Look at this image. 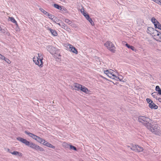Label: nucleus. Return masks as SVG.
<instances>
[{
	"label": "nucleus",
	"mask_w": 161,
	"mask_h": 161,
	"mask_svg": "<svg viewBox=\"0 0 161 161\" xmlns=\"http://www.w3.org/2000/svg\"><path fill=\"white\" fill-rule=\"evenodd\" d=\"M17 139L22 143L25 144L26 146L36 151H44V149L42 148L32 142L27 141L26 139L23 138L19 137L17 138Z\"/></svg>",
	"instance_id": "1"
},
{
	"label": "nucleus",
	"mask_w": 161,
	"mask_h": 161,
	"mask_svg": "<svg viewBox=\"0 0 161 161\" xmlns=\"http://www.w3.org/2000/svg\"><path fill=\"white\" fill-rule=\"evenodd\" d=\"M138 121L139 122L143 124L147 128H151L150 119L147 117L144 116H140L138 118Z\"/></svg>",
	"instance_id": "2"
},
{
	"label": "nucleus",
	"mask_w": 161,
	"mask_h": 161,
	"mask_svg": "<svg viewBox=\"0 0 161 161\" xmlns=\"http://www.w3.org/2000/svg\"><path fill=\"white\" fill-rule=\"evenodd\" d=\"M73 86L75 88H73L74 90L77 91L80 90L86 94L89 93L90 92V91L86 87L79 84L75 83Z\"/></svg>",
	"instance_id": "3"
},
{
	"label": "nucleus",
	"mask_w": 161,
	"mask_h": 161,
	"mask_svg": "<svg viewBox=\"0 0 161 161\" xmlns=\"http://www.w3.org/2000/svg\"><path fill=\"white\" fill-rule=\"evenodd\" d=\"M151 128H147L153 134L159 136L161 135V130L159 129V127L157 125H152L150 123Z\"/></svg>",
	"instance_id": "4"
},
{
	"label": "nucleus",
	"mask_w": 161,
	"mask_h": 161,
	"mask_svg": "<svg viewBox=\"0 0 161 161\" xmlns=\"http://www.w3.org/2000/svg\"><path fill=\"white\" fill-rule=\"evenodd\" d=\"M38 57H37L36 58H35V57L33 58V61L36 65H38L40 67H42L43 64L42 60L43 58L42 57V54L38 53Z\"/></svg>",
	"instance_id": "5"
},
{
	"label": "nucleus",
	"mask_w": 161,
	"mask_h": 161,
	"mask_svg": "<svg viewBox=\"0 0 161 161\" xmlns=\"http://www.w3.org/2000/svg\"><path fill=\"white\" fill-rule=\"evenodd\" d=\"M104 73L108 77L112 78V79L116 80V79H118L119 80H122V76L121 75H119L118 76H116L113 74V73H110V74H109L108 69L107 70H104Z\"/></svg>",
	"instance_id": "6"
},
{
	"label": "nucleus",
	"mask_w": 161,
	"mask_h": 161,
	"mask_svg": "<svg viewBox=\"0 0 161 161\" xmlns=\"http://www.w3.org/2000/svg\"><path fill=\"white\" fill-rule=\"evenodd\" d=\"M104 45L109 51L113 53H114L115 51V47L114 45L110 41H107L104 44Z\"/></svg>",
	"instance_id": "7"
},
{
	"label": "nucleus",
	"mask_w": 161,
	"mask_h": 161,
	"mask_svg": "<svg viewBox=\"0 0 161 161\" xmlns=\"http://www.w3.org/2000/svg\"><path fill=\"white\" fill-rule=\"evenodd\" d=\"M147 30L153 34V36L155 37L158 36L160 35V33L159 32L152 27H148Z\"/></svg>",
	"instance_id": "8"
},
{
	"label": "nucleus",
	"mask_w": 161,
	"mask_h": 161,
	"mask_svg": "<svg viewBox=\"0 0 161 161\" xmlns=\"http://www.w3.org/2000/svg\"><path fill=\"white\" fill-rule=\"evenodd\" d=\"M46 48L47 50L52 55L55 53V51L57 50L56 47L51 45L47 46Z\"/></svg>",
	"instance_id": "9"
},
{
	"label": "nucleus",
	"mask_w": 161,
	"mask_h": 161,
	"mask_svg": "<svg viewBox=\"0 0 161 161\" xmlns=\"http://www.w3.org/2000/svg\"><path fill=\"white\" fill-rule=\"evenodd\" d=\"M83 14L85 17L86 19L92 25H94V24L92 19L90 18L88 14H86L85 12H83Z\"/></svg>",
	"instance_id": "10"
},
{
	"label": "nucleus",
	"mask_w": 161,
	"mask_h": 161,
	"mask_svg": "<svg viewBox=\"0 0 161 161\" xmlns=\"http://www.w3.org/2000/svg\"><path fill=\"white\" fill-rule=\"evenodd\" d=\"M68 46H69V48L70 49L69 51H71L76 54L78 53V52L77 49L75 47H73L72 45L70 44H69Z\"/></svg>",
	"instance_id": "11"
},
{
	"label": "nucleus",
	"mask_w": 161,
	"mask_h": 161,
	"mask_svg": "<svg viewBox=\"0 0 161 161\" xmlns=\"http://www.w3.org/2000/svg\"><path fill=\"white\" fill-rule=\"evenodd\" d=\"M149 107L151 109H156L158 108V106L156 105L153 102L151 103H150L148 105Z\"/></svg>",
	"instance_id": "12"
},
{
	"label": "nucleus",
	"mask_w": 161,
	"mask_h": 161,
	"mask_svg": "<svg viewBox=\"0 0 161 161\" xmlns=\"http://www.w3.org/2000/svg\"><path fill=\"white\" fill-rule=\"evenodd\" d=\"M25 134H26L28 135L29 136L32 137L33 139H34V140H35L36 137V136H37L34 135V134H33L32 133L28 132L27 131H25Z\"/></svg>",
	"instance_id": "13"
},
{
	"label": "nucleus",
	"mask_w": 161,
	"mask_h": 161,
	"mask_svg": "<svg viewBox=\"0 0 161 161\" xmlns=\"http://www.w3.org/2000/svg\"><path fill=\"white\" fill-rule=\"evenodd\" d=\"M25 134H26L28 135L29 136L32 137L33 139H34V140H35L36 137V136H37L34 135V134H33L32 133L28 132L27 131H25Z\"/></svg>",
	"instance_id": "14"
},
{
	"label": "nucleus",
	"mask_w": 161,
	"mask_h": 161,
	"mask_svg": "<svg viewBox=\"0 0 161 161\" xmlns=\"http://www.w3.org/2000/svg\"><path fill=\"white\" fill-rule=\"evenodd\" d=\"M137 145H134L133 144H132L130 145V146H128L127 147H128L130 148L132 150L135 151H137Z\"/></svg>",
	"instance_id": "15"
},
{
	"label": "nucleus",
	"mask_w": 161,
	"mask_h": 161,
	"mask_svg": "<svg viewBox=\"0 0 161 161\" xmlns=\"http://www.w3.org/2000/svg\"><path fill=\"white\" fill-rule=\"evenodd\" d=\"M47 30L50 32L52 35L53 36H56L57 35V33L55 30H53L50 28H48Z\"/></svg>",
	"instance_id": "16"
},
{
	"label": "nucleus",
	"mask_w": 161,
	"mask_h": 161,
	"mask_svg": "<svg viewBox=\"0 0 161 161\" xmlns=\"http://www.w3.org/2000/svg\"><path fill=\"white\" fill-rule=\"evenodd\" d=\"M55 57L58 59L59 58V57H60L61 55L59 53V50L57 49L55 51V52L53 54Z\"/></svg>",
	"instance_id": "17"
},
{
	"label": "nucleus",
	"mask_w": 161,
	"mask_h": 161,
	"mask_svg": "<svg viewBox=\"0 0 161 161\" xmlns=\"http://www.w3.org/2000/svg\"><path fill=\"white\" fill-rule=\"evenodd\" d=\"M53 6L54 8L62 11L64 9V8L63 7H62V6H59L58 4H54L53 5Z\"/></svg>",
	"instance_id": "18"
},
{
	"label": "nucleus",
	"mask_w": 161,
	"mask_h": 161,
	"mask_svg": "<svg viewBox=\"0 0 161 161\" xmlns=\"http://www.w3.org/2000/svg\"><path fill=\"white\" fill-rule=\"evenodd\" d=\"M10 153H11L12 154L15 155H18L19 156H22V154L21 153L17 151H14L13 152H10Z\"/></svg>",
	"instance_id": "19"
},
{
	"label": "nucleus",
	"mask_w": 161,
	"mask_h": 161,
	"mask_svg": "<svg viewBox=\"0 0 161 161\" xmlns=\"http://www.w3.org/2000/svg\"><path fill=\"white\" fill-rule=\"evenodd\" d=\"M9 19L13 23H15L17 26H18V25L17 22L13 17H9Z\"/></svg>",
	"instance_id": "20"
},
{
	"label": "nucleus",
	"mask_w": 161,
	"mask_h": 161,
	"mask_svg": "<svg viewBox=\"0 0 161 161\" xmlns=\"http://www.w3.org/2000/svg\"><path fill=\"white\" fill-rule=\"evenodd\" d=\"M125 46H126L128 48L131 49V50H132L133 51H135V48L133 47V46H130L127 43H126L125 44Z\"/></svg>",
	"instance_id": "21"
},
{
	"label": "nucleus",
	"mask_w": 161,
	"mask_h": 161,
	"mask_svg": "<svg viewBox=\"0 0 161 161\" xmlns=\"http://www.w3.org/2000/svg\"><path fill=\"white\" fill-rule=\"evenodd\" d=\"M155 90L156 91L158 92V93L159 95H161V90L159 86H156Z\"/></svg>",
	"instance_id": "22"
},
{
	"label": "nucleus",
	"mask_w": 161,
	"mask_h": 161,
	"mask_svg": "<svg viewBox=\"0 0 161 161\" xmlns=\"http://www.w3.org/2000/svg\"><path fill=\"white\" fill-rule=\"evenodd\" d=\"M35 140L40 143H42V141H43V139L37 136Z\"/></svg>",
	"instance_id": "23"
},
{
	"label": "nucleus",
	"mask_w": 161,
	"mask_h": 161,
	"mask_svg": "<svg viewBox=\"0 0 161 161\" xmlns=\"http://www.w3.org/2000/svg\"><path fill=\"white\" fill-rule=\"evenodd\" d=\"M35 140L40 143H42V141H43V139L37 136Z\"/></svg>",
	"instance_id": "24"
},
{
	"label": "nucleus",
	"mask_w": 161,
	"mask_h": 161,
	"mask_svg": "<svg viewBox=\"0 0 161 161\" xmlns=\"http://www.w3.org/2000/svg\"><path fill=\"white\" fill-rule=\"evenodd\" d=\"M151 21L154 24H155L159 23V22L154 17H152L151 19Z\"/></svg>",
	"instance_id": "25"
},
{
	"label": "nucleus",
	"mask_w": 161,
	"mask_h": 161,
	"mask_svg": "<svg viewBox=\"0 0 161 161\" xmlns=\"http://www.w3.org/2000/svg\"><path fill=\"white\" fill-rule=\"evenodd\" d=\"M137 152H142L143 150V147L139 146L138 145H137Z\"/></svg>",
	"instance_id": "26"
},
{
	"label": "nucleus",
	"mask_w": 161,
	"mask_h": 161,
	"mask_svg": "<svg viewBox=\"0 0 161 161\" xmlns=\"http://www.w3.org/2000/svg\"><path fill=\"white\" fill-rule=\"evenodd\" d=\"M45 146L53 149H54L55 148V147L54 146L48 142H47V143L45 144Z\"/></svg>",
	"instance_id": "27"
},
{
	"label": "nucleus",
	"mask_w": 161,
	"mask_h": 161,
	"mask_svg": "<svg viewBox=\"0 0 161 161\" xmlns=\"http://www.w3.org/2000/svg\"><path fill=\"white\" fill-rule=\"evenodd\" d=\"M39 9L42 12L43 14H44L46 15H47V14H48V12H47L44 9H43V8H39Z\"/></svg>",
	"instance_id": "28"
},
{
	"label": "nucleus",
	"mask_w": 161,
	"mask_h": 161,
	"mask_svg": "<svg viewBox=\"0 0 161 161\" xmlns=\"http://www.w3.org/2000/svg\"><path fill=\"white\" fill-rule=\"evenodd\" d=\"M62 28H64V29H67V26L63 22H61V26Z\"/></svg>",
	"instance_id": "29"
},
{
	"label": "nucleus",
	"mask_w": 161,
	"mask_h": 161,
	"mask_svg": "<svg viewBox=\"0 0 161 161\" xmlns=\"http://www.w3.org/2000/svg\"><path fill=\"white\" fill-rule=\"evenodd\" d=\"M46 15L48 17L52 20H53L54 18V15L50 14L49 13H48V14H47Z\"/></svg>",
	"instance_id": "30"
},
{
	"label": "nucleus",
	"mask_w": 161,
	"mask_h": 161,
	"mask_svg": "<svg viewBox=\"0 0 161 161\" xmlns=\"http://www.w3.org/2000/svg\"><path fill=\"white\" fill-rule=\"evenodd\" d=\"M65 22L68 24L69 25H71L72 24V22L71 21H70L68 19H65Z\"/></svg>",
	"instance_id": "31"
},
{
	"label": "nucleus",
	"mask_w": 161,
	"mask_h": 161,
	"mask_svg": "<svg viewBox=\"0 0 161 161\" xmlns=\"http://www.w3.org/2000/svg\"><path fill=\"white\" fill-rule=\"evenodd\" d=\"M0 31H1V32L4 34H6L7 33L6 30L7 29H6V30L4 29H3L1 28V27H0Z\"/></svg>",
	"instance_id": "32"
},
{
	"label": "nucleus",
	"mask_w": 161,
	"mask_h": 161,
	"mask_svg": "<svg viewBox=\"0 0 161 161\" xmlns=\"http://www.w3.org/2000/svg\"><path fill=\"white\" fill-rule=\"evenodd\" d=\"M70 149H73L75 151H77L76 148L75 147L72 145H70Z\"/></svg>",
	"instance_id": "33"
},
{
	"label": "nucleus",
	"mask_w": 161,
	"mask_h": 161,
	"mask_svg": "<svg viewBox=\"0 0 161 161\" xmlns=\"http://www.w3.org/2000/svg\"><path fill=\"white\" fill-rule=\"evenodd\" d=\"M158 94V93L157 92H154L152 94V95L153 97L154 98H155L157 97L156 95Z\"/></svg>",
	"instance_id": "34"
},
{
	"label": "nucleus",
	"mask_w": 161,
	"mask_h": 161,
	"mask_svg": "<svg viewBox=\"0 0 161 161\" xmlns=\"http://www.w3.org/2000/svg\"><path fill=\"white\" fill-rule=\"evenodd\" d=\"M4 60L8 64H10L11 63V61L9 60V59L6 58H5L4 59Z\"/></svg>",
	"instance_id": "35"
},
{
	"label": "nucleus",
	"mask_w": 161,
	"mask_h": 161,
	"mask_svg": "<svg viewBox=\"0 0 161 161\" xmlns=\"http://www.w3.org/2000/svg\"><path fill=\"white\" fill-rule=\"evenodd\" d=\"M146 100L147 103L149 104L150 103H151L153 102L149 98H147Z\"/></svg>",
	"instance_id": "36"
},
{
	"label": "nucleus",
	"mask_w": 161,
	"mask_h": 161,
	"mask_svg": "<svg viewBox=\"0 0 161 161\" xmlns=\"http://www.w3.org/2000/svg\"><path fill=\"white\" fill-rule=\"evenodd\" d=\"M43 141H42V143H42L43 144V145L45 146V144L47 142L45 141L44 139H43Z\"/></svg>",
	"instance_id": "37"
},
{
	"label": "nucleus",
	"mask_w": 161,
	"mask_h": 161,
	"mask_svg": "<svg viewBox=\"0 0 161 161\" xmlns=\"http://www.w3.org/2000/svg\"><path fill=\"white\" fill-rule=\"evenodd\" d=\"M52 20L55 23L57 22V21H59V19L56 18L53 19Z\"/></svg>",
	"instance_id": "38"
},
{
	"label": "nucleus",
	"mask_w": 161,
	"mask_h": 161,
	"mask_svg": "<svg viewBox=\"0 0 161 161\" xmlns=\"http://www.w3.org/2000/svg\"><path fill=\"white\" fill-rule=\"evenodd\" d=\"M158 28L161 30V24H160L159 22V23H158Z\"/></svg>",
	"instance_id": "39"
},
{
	"label": "nucleus",
	"mask_w": 161,
	"mask_h": 161,
	"mask_svg": "<svg viewBox=\"0 0 161 161\" xmlns=\"http://www.w3.org/2000/svg\"><path fill=\"white\" fill-rule=\"evenodd\" d=\"M5 57L4 56H3V55H2L1 54V55L0 57V59H3L4 60V59L5 58Z\"/></svg>",
	"instance_id": "40"
},
{
	"label": "nucleus",
	"mask_w": 161,
	"mask_h": 161,
	"mask_svg": "<svg viewBox=\"0 0 161 161\" xmlns=\"http://www.w3.org/2000/svg\"><path fill=\"white\" fill-rule=\"evenodd\" d=\"M158 24H156V23L154 24L155 28H158Z\"/></svg>",
	"instance_id": "41"
},
{
	"label": "nucleus",
	"mask_w": 161,
	"mask_h": 161,
	"mask_svg": "<svg viewBox=\"0 0 161 161\" xmlns=\"http://www.w3.org/2000/svg\"><path fill=\"white\" fill-rule=\"evenodd\" d=\"M159 37V39H160V40H159V42H161V34H160V35L158 36Z\"/></svg>",
	"instance_id": "42"
},
{
	"label": "nucleus",
	"mask_w": 161,
	"mask_h": 161,
	"mask_svg": "<svg viewBox=\"0 0 161 161\" xmlns=\"http://www.w3.org/2000/svg\"><path fill=\"white\" fill-rule=\"evenodd\" d=\"M113 70L110 69V70H108V71H109V74H110V73H113Z\"/></svg>",
	"instance_id": "43"
},
{
	"label": "nucleus",
	"mask_w": 161,
	"mask_h": 161,
	"mask_svg": "<svg viewBox=\"0 0 161 161\" xmlns=\"http://www.w3.org/2000/svg\"><path fill=\"white\" fill-rule=\"evenodd\" d=\"M62 22L61 21H59V22L57 24H58L59 26H61V22Z\"/></svg>",
	"instance_id": "44"
},
{
	"label": "nucleus",
	"mask_w": 161,
	"mask_h": 161,
	"mask_svg": "<svg viewBox=\"0 0 161 161\" xmlns=\"http://www.w3.org/2000/svg\"><path fill=\"white\" fill-rule=\"evenodd\" d=\"M62 22L61 21H59V22L57 24H58L59 26H61V22Z\"/></svg>",
	"instance_id": "45"
},
{
	"label": "nucleus",
	"mask_w": 161,
	"mask_h": 161,
	"mask_svg": "<svg viewBox=\"0 0 161 161\" xmlns=\"http://www.w3.org/2000/svg\"><path fill=\"white\" fill-rule=\"evenodd\" d=\"M80 11H81V12L82 13V14L83 13V12H84V9H81Z\"/></svg>",
	"instance_id": "46"
},
{
	"label": "nucleus",
	"mask_w": 161,
	"mask_h": 161,
	"mask_svg": "<svg viewBox=\"0 0 161 161\" xmlns=\"http://www.w3.org/2000/svg\"><path fill=\"white\" fill-rule=\"evenodd\" d=\"M110 81L111 82L113 83L114 84H116L117 83V82H116V81H115V83H114V82H113V81Z\"/></svg>",
	"instance_id": "47"
},
{
	"label": "nucleus",
	"mask_w": 161,
	"mask_h": 161,
	"mask_svg": "<svg viewBox=\"0 0 161 161\" xmlns=\"http://www.w3.org/2000/svg\"><path fill=\"white\" fill-rule=\"evenodd\" d=\"M158 100L159 101V102H160V103H161V98H159L158 99Z\"/></svg>",
	"instance_id": "48"
},
{
	"label": "nucleus",
	"mask_w": 161,
	"mask_h": 161,
	"mask_svg": "<svg viewBox=\"0 0 161 161\" xmlns=\"http://www.w3.org/2000/svg\"><path fill=\"white\" fill-rule=\"evenodd\" d=\"M7 151L8 152L10 153V152H11L10 151V150L9 149V148H8L7 149Z\"/></svg>",
	"instance_id": "49"
},
{
	"label": "nucleus",
	"mask_w": 161,
	"mask_h": 161,
	"mask_svg": "<svg viewBox=\"0 0 161 161\" xmlns=\"http://www.w3.org/2000/svg\"><path fill=\"white\" fill-rule=\"evenodd\" d=\"M61 21V20L59 19V21H57V22H56V23L57 24L59 22V21Z\"/></svg>",
	"instance_id": "50"
},
{
	"label": "nucleus",
	"mask_w": 161,
	"mask_h": 161,
	"mask_svg": "<svg viewBox=\"0 0 161 161\" xmlns=\"http://www.w3.org/2000/svg\"><path fill=\"white\" fill-rule=\"evenodd\" d=\"M124 43H125L126 42H123V44H124Z\"/></svg>",
	"instance_id": "51"
}]
</instances>
